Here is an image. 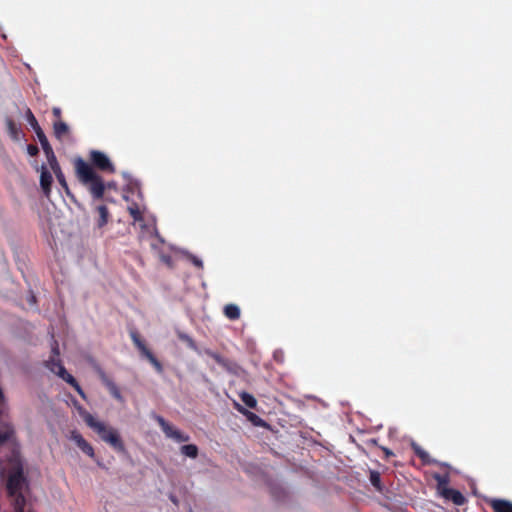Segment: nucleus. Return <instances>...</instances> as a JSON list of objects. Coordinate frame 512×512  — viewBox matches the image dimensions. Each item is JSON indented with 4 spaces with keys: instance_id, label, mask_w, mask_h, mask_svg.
I'll list each match as a JSON object with an SVG mask.
<instances>
[{
    "instance_id": "aec40b11",
    "label": "nucleus",
    "mask_w": 512,
    "mask_h": 512,
    "mask_svg": "<svg viewBox=\"0 0 512 512\" xmlns=\"http://www.w3.org/2000/svg\"><path fill=\"white\" fill-rule=\"evenodd\" d=\"M54 128V135L58 139H62L63 136L68 134L69 127L68 125L63 121H57L53 125Z\"/></svg>"
},
{
    "instance_id": "39448f33",
    "label": "nucleus",
    "mask_w": 512,
    "mask_h": 512,
    "mask_svg": "<svg viewBox=\"0 0 512 512\" xmlns=\"http://www.w3.org/2000/svg\"><path fill=\"white\" fill-rule=\"evenodd\" d=\"M85 423L98 434L101 440L115 430V428L106 425L104 422L96 420L91 414L85 417Z\"/></svg>"
},
{
    "instance_id": "2f4dec72",
    "label": "nucleus",
    "mask_w": 512,
    "mask_h": 512,
    "mask_svg": "<svg viewBox=\"0 0 512 512\" xmlns=\"http://www.w3.org/2000/svg\"><path fill=\"white\" fill-rule=\"evenodd\" d=\"M15 512H25V506H22V498L17 500L16 507H13Z\"/></svg>"
},
{
    "instance_id": "f3484780",
    "label": "nucleus",
    "mask_w": 512,
    "mask_h": 512,
    "mask_svg": "<svg viewBox=\"0 0 512 512\" xmlns=\"http://www.w3.org/2000/svg\"><path fill=\"white\" fill-rule=\"evenodd\" d=\"M102 381L104 385L109 390L110 394L117 400H122L121 392L118 386L109 378L106 377L104 373L101 375Z\"/></svg>"
},
{
    "instance_id": "c756f323",
    "label": "nucleus",
    "mask_w": 512,
    "mask_h": 512,
    "mask_svg": "<svg viewBox=\"0 0 512 512\" xmlns=\"http://www.w3.org/2000/svg\"><path fill=\"white\" fill-rule=\"evenodd\" d=\"M128 211L134 221H141L143 219L142 213L140 212L137 205L128 207Z\"/></svg>"
},
{
    "instance_id": "cd10ccee",
    "label": "nucleus",
    "mask_w": 512,
    "mask_h": 512,
    "mask_svg": "<svg viewBox=\"0 0 512 512\" xmlns=\"http://www.w3.org/2000/svg\"><path fill=\"white\" fill-rule=\"evenodd\" d=\"M14 434V430L11 426L6 425L5 429L2 431L0 430V445L4 444L8 440L11 439V437Z\"/></svg>"
},
{
    "instance_id": "7c9ffc66",
    "label": "nucleus",
    "mask_w": 512,
    "mask_h": 512,
    "mask_svg": "<svg viewBox=\"0 0 512 512\" xmlns=\"http://www.w3.org/2000/svg\"><path fill=\"white\" fill-rule=\"evenodd\" d=\"M27 152L30 156H36L39 153V149L36 145H28L27 146Z\"/></svg>"
},
{
    "instance_id": "f704fd0d",
    "label": "nucleus",
    "mask_w": 512,
    "mask_h": 512,
    "mask_svg": "<svg viewBox=\"0 0 512 512\" xmlns=\"http://www.w3.org/2000/svg\"><path fill=\"white\" fill-rule=\"evenodd\" d=\"M382 450H383L386 458H389L390 456L393 455V452L390 449L386 448V447H382Z\"/></svg>"
},
{
    "instance_id": "20e7f679",
    "label": "nucleus",
    "mask_w": 512,
    "mask_h": 512,
    "mask_svg": "<svg viewBox=\"0 0 512 512\" xmlns=\"http://www.w3.org/2000/svg\"><path fill=\"white\" fill-rule=\"evenodd\" d=\"M153 418L157 421L162 431L168 438L174 439L176 442H187L190 437L187 434L182 433L180 430L174 428L169 422H167L162 416L154 415Z\"/></svg>"
},
{
    "instance_id": "6ab92c4d",
    "label": "nucleus",
    "mask_w": 512,
    "mask_h": 512,
    "mask_svg": "<svg viewBox=\"0 0 512 512\" xmlns=\"http://www.w3.org/2000/svg\"><path fill=\"white\" fill-rule=\"evenodd\" d=\"M224 315L230 320H237L240 318V309L235 304H227L224 307Z\"/></svg>"
},
{
    "instance_id": "a878e982",
    "label": "nucleus",
    "mask_w": 512,
    "mask_h": 512,
    "mask_svg": "<svg viewBox=\"0 0 512 512\" xmlns=\"http://www.w3.org/2000/svg\"><path fill=\"white\" fill-rule=\"evenodd\" d=\"M177 336H178V338H179L182 342L186 343V345H187L190 349H192V350H194V351H197V350H198V347H197V345H196V342H195V341L193 340V338H192V337H190L188 334L183 333V332H178V333H177Z\"/></svg>"
},
{
    "instance_id": "7ed1b4c3",
    "label": "nucleus",
    "mask_w": 512,
    "mask_h": 512,
    "mask_svg": "<svg viewBox=\"0 0 512 512\" xmlns=\"http://www.w3.org/2000/svg\"><path fill=\"white\" fill-rule=\"evenodd\" d=\"M130 337L134 343V345L137 347V349L140 351L141 355L145 357L158 372L163 371V366L161 362L154 356V354L147 348L144 341L141 339L139 333L136 330L130 331Z\"/></svg>"
},
{
    "instance_id": "c9c22d12",
    "label": "nucleus",
    "mask_w": 512,
    "mask_h": 512,
    "mask_svg": "<svg viewBox=\"0 0 512 512\" xmlns=\"http://www.w3.org/2000/svg\"><path fill=\"white\" fill-rule=\"evenodd\" d=\"M171 500L176 503V499L174 497H171Z\"/></svg>"
},
{
    "instance_id": "b1692460",
    "label": "nucleus",
    "mask_w": 512,
    "mask_h": 512,
    "mask_svg": "<svg viewBox=\"0 0 512 512\" xmlns=\"http://www.w3.org/2000/svg\"><path fill=\"white\" fill-rule=\"evenodd\" d=\"M47 147H48L47 150H43V151L46 154V157H47V160H48V162L50 164L51 169L53 170L55 168L60 167V165H59V163H58V161L56 159V156H55V154L53 152V149H52L51 145L48 144Z\"/></svg>"
},
{
    "instance_id": "72a5a7b5",
    "label": "nucleus",
    "mask_w": 512,
    "mask_h": 512,
    "mask_svg": "<svg viewBox=\"0 0 512 512\" xmlns=\"http://www.w3.org/2000/svg\"><path fill=\"white\" fill-rule=\"evenodd\" d=\"M52 112L55 117H57V118L61 117V109L59 107H54Z\"/></svg>"
},
{
    "instance_id": "473e14b6",
    "label": "nucleus",
    "mask_w": 512,
    "mask_h": 512,
    "mask_svg": "<svg viewBox=\"0 0 512 512\" xmlns=\"http://www.w3.org/2000/svg\"><path fill=\"white\" fill-rule=\"evenodd\" d=\"M191 261H192V263H193L196 267H198V268H202V267H203V262H202V260H200L199 258H197V257H195V256H192V257H191Z\"/></svg>"
},
{
    "instance_id": "412c9836",
    "label": "nucleus",
    "mask_w": 512,
    "mask_h": 512,
    "mask_svg": "<svg viewBox=\"0 0 512 512\" xmlns=\"http://www.w3.org/2000/svg\"><path fill=\"white\" fill-rule=\"evenodd\" d=\"M241 401L249 408L251 409H255L256 406H257V400L255 399V397L248 393V392H242L240 393L239 395Z\"/></svg>"
},
{
    "instance_id": "9b49d317",
    "label": "nucleus",
    "mask_w": 512,
    "mask_h": 512,
    "mask_svg": "<svg viewBox=\"0 0 512 512\" xmlns=\"http://www.w3.org/2000/svg\"><path fill=\"white\" fill-rule=\"evenodd\" d=\"M103 441L108 443L114 450L118 452L125 451L124 443L116 429L109 436L103 437Z\"/></svg>"
},
{
    "instance_id": "5701e85b",
    "label": "nucleus",
    "mask_w": 512,
    "mask_h": 512,
    "mask_svg": "<svg viewBox=\"0 0 512 512\" xmlns=\"http://www.w3.org/2000/svg\"><path fill=\"white\" fill-rule=\"evenodd\" d=\"M181 453L194 459L198 456V447L195 444L183 445L181 447Z\"/></svg>"
},
{
    "instance_id": "9d476101",
    "label": "nucleus",
    "mask_w": 512,
    "mask_h": 512,
    "mask_svg": "<svg viewBox=\"0 0 512 512\" xmlns=\"http://www.w3.org/2000/svg\"><path fill=\"white\" fill-rule=\"evenodd\" d=\"M442 496L447 500H451L455 505L458 506H461L466 502L464 495L460 491L453 488H443Z\"/></svg>"
},
{
    "instance_id": "4be33fe9",
    "label": "nucleus",
    "mask_w": 512,
    "mask_h": 512,
    "mask_svg": "<svg viewBox=\"0 0 512 512\" xmlns=\"http://www.w3.org/2000/svg\"><path fill=\"white\" fill-rule=\"evenodd\" d=\"M6 127L11 138L17 140L19 137V129L14 120L11 118H6Z\"/></svg>"
},
{
    "instance_id": "f8f14e48",
    "label": "nucleus",
    "mask_w": 512,
    "mask_h": 512,
    "mask_svg": "<svg viewBox=\"0 0 512 512\" xmlns=\"http://www.w3.org/2000/svg\"><path fill=\"white\" fill-rule=\"evenodd\" d=\"M488 504L493 512H512V502L505 499H490Z\"/></svg>"
},
{
    "instance_id": "f03ea898",
    "label": "nucleus",
    "mask_w": 512,
    "mask_h": 512,
    "mask_svg": "<svg viewBox=\"0 0 512 512\" xmlns=\"http://www.w3.org/2000/svg\"><path fill=\"white\" fill-rule=\"evenodd\" d=\"M26 485L27 480L24 476L23 465L21 461L14 460L6 483L7 493L13 499V507H16L17 500H20V497L22 498V506L26 505V499L22 493Z\"/></svg>"
},
{
    "instance_id": "6e6552de",
    "label": "nucleus",
    "mask_w": 512,
    "mask_h": 512,
    "mask_svg": "<svg viewBox=\"0 0 512 512\" xmlns=\"http://www.w3.org/2000/svg\"><path fill=\"white\" fill-rule=\"evenodd\" d=\"M59 354L58 344L55 342V345L52 348V356L44 363L45 366L56 375L60 373V368H65L61 360L58 358Z\"/></svg>"
},
{
    "instance_id": "ddd939ff",
    "label": "nucleus",
    "mask_w": 512,
    "mask_h": 512,
    "mask_svg": "<svg viewBox=\"0 0 512 512\" xmlns=\"http://www.w3.org/2000/svg\"><path fill=\"white\" fill-rule=\"evenodd\" d=\"M57 376H59L62 380L71 385L80 396L84 397V392L80 387L79 383L71 374L67 372L65 368H60V373Z\"/></svg>"
},
{
    "instance_id": "1a4fd4ad",
    "label": "nucleus",
    "mask_w": 512,
    "mask_h": 512,
    "mask_svg": "<svg viewBox=\"0 0 512 512\" xmlns=\"http://www.w3.org/2000/svg\"><path fill=\"white\" fill-rule=\"evenodd\" d=\"M71 439L76 443V445L89 457H94V449L93 447L83 438V436L77 432H71Z\"/></svg>"
},
{
    "instance_id": "393cba45",
    "label": "nucleus",
    "mask_w": 512,
    "mask_h": 512,
    "mask_svg": "<svg viewBox=\"0 0 512 512\" xmlns=\"http://www.w3.org/2000/svg\"><path fill=\"white\" fill-rule=\"evenodd\" d=\"M369 480L371 482V484L373 485V487L381 492L383 487H382V484H381V476H380V473L377 472V471H370V477H369Z\"/></svg>"
},
{
    "instance_id": "bb28decb",
    "label": "nucleus",
    "mask_w": 512,
    "mask_h": 512,
    "mask_svg": "<svg viewBox=\"0 0 512 512\" xmlns=\"http://www.w3.org/2000/svg\"><path fill=\"white\" fill-rule=\"evenodd\" d=\"M434 479L436 480L438 490L440 491V494L442 495L443 488H449L448 487L449 477H448V475L435 474Z\"/></svg>"
},
{
    "instance_id": "c85d7f7f",
    "label": "nucleus",
    "mask_w": 512,
    "mask_h": 512,
    "mask_svg": "<svg viewBox=\"0 0 512 512\" xmlns=\"http://www.w3.org/2000/svg\"><path fill=\"white\" fill-rule=\"evenodd\" d=\"M53 172L57 178V181L59 184L67 191L68 190V184L66 182L65 176L61 170V167L53 169Z\"/></svg>"
},
{
    "instance_id": "2eb2a0df",
    "label": "nucleus",
    "mask_w": 512,
    "mask_h": 512,
    "mask_svg": "<svg viewBox=\"0 0 512 512\" xmlns=\"http://www.w3.org/2000/svg\"><path fill=\"white\" fill-rule=\"evenodd\" d=\"M53 182V178L51 173L43 166L41 176H40V185L46 196H49L51 192V185Z\"/></svg>"
},
{
    "instance_id": "4468645a",
    "label": "nucleus",
    "mask_w": 512,
    "mask_h": 512,
    "mask_svg": "<svg viewBox=\"0 0 512 512\" xmlns=\"http://www.w3.org/2000/svg\"><path fill=\"white\" fill-rule=\"evenodd\" d=\"M235 409L247 417L249 421H251L256 426H263L265 424L264 420L260 418L258 415H256L253 412H250L249 410L245 409L242 405L239 403L234 404Z\"/></svg>"
},
{
    "instance_id": "a211bd4d",
    "label": "nucleus",
    "mask_w": 512,
    "mask_h": 512,
    "mask_svg": "<svg viewBox=\"0 0 512 512\" xmlns=\"http://www.w3.org/2000/svg\"><path fill=\"white\" fill-rule=\"evenodd\" d=\"M412 449L415 453V455L422 461L423 464L428 465L435 463V460H433L428 452H426L423 448H421L417 444L412 445Z\"/></svg>"
},
{
    "instance_id": "dca6fc26",
    "label": "nucleus",
    "mask_w": 512,
    "mask_h": 512,
    "mask_svg": "<svg viewBox=\"0 0 512 512\" xmlns=\"http://www.w3.org/2000/svg\"><path fill=\"white\" fill-rule=\"evenodd\" d=\"M96 211L98 213V218L96 220V226L101 229L103 228L109 221V210L106 205H99L96 207Z\"/></svg>"
},
{
    "instance_id": "423d86ee",
    "label": "nucleus",
    "mask_w": 512,
    "mask_h": 512,
    "mask_svg": "<svg viewBox=\"0 0 512 512\" xmlns=\"http://www.w3.org/2000/svg\"><path fill=\"white\" fill-rule=\"evenodd\" d=\"M26 119H27L28 123L30 124V126L32 127V129L35 131L36 136L42 146V149L47 150L48 147H46V146H48L49 141H48L45 133L43 132L42 128L38 124L37 119L35 118V116L33 115L32 111L30 109H27V111H26Z\"/></svg>"
},
{
    "instance_id": "0eeeda50",
    "label": "nucleus",
    "mask_w": 512,
    "mask_h": 512,
    "mask_svg": "<svg viewBox=\"0 0 512 512\" xmlns=\"http://www.w3.org/2000/svg\"><path fill=\"white\" fill-rule=\"evenodd\" d=\"M205 354L207 356H209L210 358H212L217 364H219L221 367H223L226 371L233 373V374H237L239 367L235 362H233L227 358H224L220 354H218L212 350H209V349L205 350Z\"/></svg>"
},
{
    "instance_id": "f257e3e1",
    "label": "nucleus",
    "mask_w": 512,
    "mask_h": 512,
    "mask_svg": "<svg viewBox=\"0 0 512 512\" xmlns=\"http://www.w3.org/2000/svg\"><path fill=\"white\" fill-rule=\"evenodd\" d=\"M89 160L91 163L81 157L74 159L75 175L78 181L88 189L91 196L99 200L104 196L106 185L95 169L110 174H114L116 169L109 157L102 151L91 150Z\"/></svg>"
}]
</instances>
